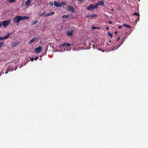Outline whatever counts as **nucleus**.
<instances>
[{"label":"nucleus","mask_w":148,"mask_h":148,"mask_svg":"<svg viewBox=\"0 0 148 148\" xmlns=\"http://www.w3.org/2000/svg\"><path fill=\"white\" fill-rule=\"evenodd\" d=\"M30 17L29 16H16L14 18L13 20L14 23H16V25H18L20 21L28 19Z\"/></svg>","instance_id":"nucleus-1"},{"label":"nucleus","mask_w":148,"mask_h":148,"mask_svg":"<svg viewBox=\"0 0 148 148\" xmlns=\"http://www.w3.org/2000/svg\"><path fill=\"white\" fill-rule=\"evenodd\" d=\"M40 36L39 35L38 37H34L29 42V44H31L34 42L36 41H38L40 38Z\"/></svg>","instance_id":"nucleus-2"},{"label":"nucleus","mask_w":148,"mask_h":148,"mask_svg":"<svg viewBox=\"0 0 148 148\" xmlns=\"http://www.w3.org/2000/svg\"><path fill=\"white\" fill-rule=\"evenodd\" d=\"M2 24L4 27H5L8 26L10 23V20H7L2 22Z\"/></svg>","instance_id":"nucleus-3"},{"label":"nucleus","mask_w":148,"mask_h":148,"mask_svg":"<svg viewBox=\"0 0 148 148\" xmlns=\"http://www.w3.org/2000/svg\"><path fill=\"white\" fill-rule=\"evenodd\" d=\"M97 8V7L95 6V5H91L89 6L86 8L87 10L88 11L90 10L91 9H94Z\"/></svg>","instance_id":"nucleus-4"},{"label":"nucleus","mask_w":148,"mask_h":148,"mask_svg":"<svg viewBox=\"0 0 148 148\" xmlns=\"http://www.w3.org/2000/svg\"><path fill=\"white\" fill-rule=\"evenodd\" d=\"M54 5L57 7H61L62 6L61 4L60 3H59L57 1H54Z\"/></svg>","instance_id":"nucleus-5"},{"label":"nucleus","mask_w":148,"mask_h":148,"mask_svg":"<svg viewBox=\"0 0 148 148\" xmlns=\"http://www.w3.org/2000/svg\"><path fill=\"white\" fill-rule=\"evenodd\" d=\"M73 29H69L67 32V35L68 36H71L73 34Z\"/></svg>","instance_id":"nucleus-6"},{"label":"nucleus","mask_w":148,"mask_h":148,"mask_svg":"<svg viewBox=\"0 0 148 148\" xmlns=\"http://www.w3.org/2000/svg\"><path fill=\"white\" fill-rule=\"evenodd\" d=\"M42 47L41 46H39L38 47L36 48L34 51L36 52L39 53L42 50Z\"/></svg>","instance_id":"nucleus-7"},{"label":"nucleus","mask_w":148,"mask_h":148,"mask_svg":"<svg viewBox=\"0 0 148 148\" xmlns=\"http://www.w3.org/2000/svg\"><path fill=\"white\" fill-rule=\"evenodd\" d=\"M68 8L69 10H70L71 12L74 13L75 12V10L74 8L72 6L69 5L68 6Z\"/></svg>","instance_id":"nucleus-8"},{"label":"nucleus","mask_w":148,"mask_h":148,"mask_svg":"<svg viewBox=\"0 0 148 148\" xmlns=\"http://www.w3.org/2000/svg\"><path fill=\"white\" fill-rule=\"evenodd\" d=\"M54 14V12H52L47 14H45V17L49 16H50L53 15Z\"/></svg>","instance_id":"nucleus-9"},{"label":"nucleus","mask_w":148,"mask_h":148,"mask_svg":"<svg viewBox=\"0 0 148 148\" xmlns=\"http://www.w3.org/2000/svg\"><path fill=\"white\" fill-rule=\"evenodd\" d=\"M71 45L69 43H64L63 44H62L60 45V46L63 47L64 46H67L68 47H69L71 46V45Z\"/></svg>","instance_id":"nucleus-10"},{"label":"nucleus","mask_w":148,"mask_h":148,"mask_svg":"<svg viewBox=\"0 0 148 148\" xmlns=\"http://www.w3.org/2000/svg\"><path fill=\"white\" fill-rule=\"evenodd\" d=\"M19 42H14L12 43V47H14L19 45Z\"/></svg>","instance_id":"nucleus-11"},{"label":"nucleus","mask_w":148,"mask_h":148,"mask_svg":"<svg viewBox=\"0 0 148 148\" xmlns=\"http://www.w3.org/2000/svg\"><path fill=\"white\" fill-rule=\"evenodd\" d=\"M31 3V0H27L25 2V5L26 6H29Z\"/></svg>","instance_id":"nucleus-12"},{"label":"nucleus","mask_w":148,"mask_h":148,"mask_svg":"<svg viewBox=\"0 0 148 148\" xmlns=\"http://www.w3.org/2000/svg\"><path fill=\"white\" fill-rule=\"evenodd\" d=\"M97 14L95 13H92V14L90 15V19H92V17H95L97 16Z\"/></svg>","instance_id":"nucleus-13"},{"label":"nucleus","mask_w":148,"mask_h":148,"mask_svg":"<svg viewBox=\"0 0 148 148\" xmlns=\"http://www.w3.org/2000/svg\"><path fill=\"white\" fill-rule=\"evenodd\" d=\"M98 3H99V5L104 6V2L103 1H99Z\"/></svg>","instance_id":"nucleus-14"},{"label":"nucleus","mask_w":148,"mask_h":148,"mask_svg":"<svg viewBox=\"0 0 148 148\" xmlns=\"http://www.w3.org/2000/svg\"><path fill=\"white\" fill-rule=\"evenodd\" d=\"M70 16V15L68 14V15H62V18H68Z\"/></svg>","instance_id":"nucleus-15"},{"label":"nucleus","mask_w":148,"mask_h":148,"mask_svg":"<svg viewBox=\"0 0 148 148\" xmlns=\"http://www.w3.org/2000/svg\"><path fill=\"white\" fill-rule=\"evenodd\" d=\"M123 26H125V27H126L127 28H131V26H130L127 24H123Z\"/></svg>","instance_id":"nucleus-16"},{"label":"nucleus","mask_w":148,"mask_h":148,"mask_svg":"<svg viewBox=\"0 0 148 148\" xmlns=\"http://www.w3.org/2000/svg\"><path fill=\"white\" fill-rule=\"evenodd\" d=\"M10 34H8L7 36H5L4 37H3V39H6L8 38L9 37Z\"/></svg>","instance_id":"nucleus-17"},{"label":"nucleus","mask_w":148,"mask_h":148,"mask_svg":"<svg viewBox=\"0 0 148 148\" xmlns=\"http://www.w3.org/2000/svg\"><path fill=\"white\" fill-rule=\"evenodd\" d=\"M123 43V42H121V44L119 45L116 48L114 47V48L112 49V50H115L117 49L121 45V44Z\"/></svg>","instance_id":"nucleus-18"},{"label":"nucleus","mask_w":148,"mask_h":148,"mask_svg":"<svg viewBox=\"0 0 148 148\" xmlns=\"http://www.w3.org/2000/svg\"><path fill=\"white\" fill-rule=\"evenodd\" d=\"M8 69L9 71H12L14 70L13 68L10 66H9L8 68Z\"/></svg>","instance_id":"nucleus-19"},{"label":"nucleus","mask_w":148,"mask_h":148,"mask_svg":"<svg viewBox=\"0 0 148 148\" xmlns=\"http://www.w3.org/2000/svg\"><path fill=\"white\" fill-rule=\"evenodd\" d=\"M38 22V21L37 20H36L35 21H32V25H34L36 24V23H37Z\"/></svg>","instance_id":"nucleus-20"},{"label":"nucleus","mask_w":148,"mask_h":148,"mask_svg":"<svg viewBox=\"0 0 148 148\" xmlns=\"http://www.w3.org/2000/svg\"><path fill=\"white\" fill-rule=\"evenodd\" d=\"M46 13V12L45 11L44 12H42V13L40 14L39 15V16H43V15H45Z\"/></svg>","instance_id":"nucleus-21"},{"label":"nucleus","mask_w":148,"mask_h":148,"mask_svg":"<svg viewBox=\"0 0 148 148\" xmlns=\"http://www.w3.org/2000/svg\"><path fill=\"white\" fill-rule=\"evenodd\" d=\"M3 44H4L3 42H0V49L3 46Z\"/></svg>","instance_id":"nucleus-22"},{"label":"nucleus","mask_w":148,"mask_h":148,"mask_svg":"<svg viewBox=\"0 0 148 148\" xmlns=\"http://www.w3.org/2000/svg\"><path fill=\"white\" fill-rule=\"evenodd\" d=\"M133 15H136L138 16H140V15L139 14H138L136 12H135L133 14Z\"/></svg>","instance_id":"nucleus-23"},{"label":"nucleus","mask_w":148,"mask_h":148,"mask_svg":"<svg viewBox=\"0 0 148 148\" xmlns=\"http://www.w3.org/2000/svg\"><path fill=\"white\" fill-rule=\"evenodd\" d=\"M108 34L109 36L111 37H112V34H111V33L109 32H108Z\"/></svg>","instance_id":"nucleus-24"},{"label":"nucleus","mask_w":148,"mask_h":148,"mask_svg":"<svg viewBox=\"0 0 148 148\" xmlns=\"http://www.w3.org/2000/svg\"><path fill=\"white\" fill-rule=\"evenodd\" d=\"M61 5L62 6V5H66V3L65 2H64L63 1H62V3H61Z\"/></svg>","instance_id":"nucleus-25"},{"label":"nucleus","mask_w":148,"mask_h":148,"mask_svg":"<svg viewBox=\"0 0 148 148\" xmlns=\"http://www.w3.org/2000/svg\"><path fill=\"white\" fill-rule=\"evenodd\" d=\"M49 4L51 6H52L53 5V3L52 2H50Z\"/></svg>","instance_id":"nucleus-26"},{"label":"nucleus","mask_w":148,"mask_h":148,"mask_svg":"<svg viewBox=\"0 0 148 148\" xmlns=\"http://www.w3.org/2000/svg\"><path fill=\"white\" fill-rule=\"evenodd\" d=\"M99 3L97 2L96 3L95 5V6H96V7H97V8H98L97 6L99 5Z\"/></svg>","instance_id":"nucleus-27"},{"label":"nucleus","mask_w":148,"mask_h":148,"mask_svg":"<svg viewBox=\"0 0 148 148\" xmlns=\"http://www.w3.org/2000/svg\"><path fill=\"white\" fill-rule=\"evenodd\" d=\"M16 0H9V1L10 2H15Z\"/></svg>","instance_id":"nucleus-28"},{"label":"nucleus","mask_w":148,"mask_h":148,"mask_svg":"<svg viewBox=\"0 0 148 148\" xmlns=\"http://www.w3.org/2000/svg\"><path fill=\"white\" fill-rule=\"evenodd\" d=\"M9 71L8 70V69L7 68L5 73V74H7Z\"/></svg>","instance_id":"nucleus-29"},{"label":"nucleus","mask_w":148,"mask_h":148,"mask_svg":"<svg viewBox=\"0 0 148 148\" xmlns=\"http://www.w3.org/2000/svg\"><path fill=\"white\" fill-rule=\"evenodd\" d=\"M34 60V58H31L29 60H31L32 62H33Z\"/></svg>","instance_id":"nucleus-30"},{"label":"nucleus","mask_w":148,"mask_h":148,"mask_svg":"<svg viewBox=\"0 0 148 148\" xmlns=\"http://www.w3.org/2000/svg\"><path fill=\"white\" fill-rule=\"evenodd\" d=\"M138 18L137 19V20H136V22L137 21H138L139 20V17H140V16H138Z\"/></svg>","instance_id":"nucleus-31"},{"label":"nucleus","mask_w":148,"mask_h":148,"mask_svg":"<svg viewBox=\"0 0 148 148\" xmlns=\"http://www.w3.org/2000/svg\"><path fill=\"white\" fill-rule=\"evenodd\" d=\"M38 57H36L35 58H34V60H36L38 59Z\"/></svg>","instance_id":"nucleus-32"},{"label":"nucleus","mask_w":148,"mask_h":148,"mask_svg":"<svg viewBox=\"0 0 148 148\" xmlns=\"http://www.w3.org/2000/svg\"><path fill=\"white\" fill-rule=\"evenodd\" d=\"M94 49H95L96 47L94 45H92Z\"/></svg>","instance_id":"nucleus-33"},{"label":"nucleus","mask_w":148,"mask_h":148,"mask_svg":"<svg viewBox=\"0 0 148 148\" xmlns=\"http://www.w3.org/2000/svg\"><path fill=\"white\" fill-rule=\"evenodd\" d=\"M97 27H96L95 26H94L92 27V29H97Z\"/></svg>","instance_id":"nucleus-34"},{"label":"nucleus","mask_w":148,"mask_h":148,"mask_svg":"<svg viewBox=\"0 0 148 148\" xmlns=\"http://www.w3.org/2000/svg\"><path fill=\"white\" fill-rule=\"evenodd\" d=\"M122 27V26L121 25L119 27V29H121Z\"/></svg>","instance_id":"nucleus-35"},{"label":"nucleus","mask_w":148,"mask_h":148,"mask_svg":"<svg viewBox=\"0 0 148 148\" xmlns=\"http://www.w3.org/2000/svg\"><path fill=\"white\" fill-rule=\"evenodd\" d=\"M89 17H90V15H86V18H87Z\"/></svg>","instance_id":"nucleus-36"},{"label":"nucleus","mask_w":148,"mask_h":148,"mask_svg":"<svg viewBox=\"0 0 148 148\" xmlns=\"http://www.w3.org/2000/svg\"><path fill=\"white\" fill-rule=\"evenodd\" d=\"M3 37H0V40H3Z\"/></svg>","instance_id":"nucleus-37"},{"label":"nucleus","mask_w":148,"mask_h":148,"mask_svg":"<svg viewBox=\"0 0 148 148\" xmlns=\"http://www.w3.org/2000/svg\"><path fill=\"white\" fill-rule=\"evenodd\" d=\"M2 24L1 22H0V27H2Z\"/></svg>","instance_id":"nucleus-38"},{"label":"nucleus","mask_w":148,"mask_h":148,"mask_svg":"<svg viewBox=\"0 0 148 148\" xmlns=\"http://www.w3.org/2000/svg\"><path fill=\"white\" fill-rule=\"evenodd\" d=\"M108 23L110 24H112V22L111 21H109Z\"/></svg>","instance_id":"nucleus-39"},{"label":"nucleus","mask_w":148,"mask_h":148,"mask_svg":"<svg viewBox=\"0 0 148 148\" xmlns=\"http://www.w3.org/2000/svg\"><path fill=\"white\" fill-rule=\"evenodd\" d=\"M23 64H21L20 65V67H19V68H20L21 67H22L23 66Z\"/></svg>","instance_id":"nucleus-40"},{"label":"nucleus","mask_w":148,"mask_h":148,"mask_svg":"<svg viewBox=\"0 0 148 148\" xmlns=\"http://www.w3.org/2000/svg\"><path fill=\"white\" fill-rule=\"evenodd\" d=\"M84 0H78V1H83Z\"/></svg>","instance_id":"nucleus-41"},{"label":"nucleus","mask_w":148,"mask_h":148,"mask_svg":"<svg viewBox=\"0 0 148 148\" xmlns=\"http://www.w3.org/2000/svg\"><path fill=\"white\" fill-rule=\"evenodd\" d=\"M106 29L107 30H108L109 29V28L108 27H106Z\"/></svg>","instance_id":"nucleus-42"},{"label":"nucleus","mask_w":148,"mask_h":148,"mask_svg":"<svg viewBox=\"0 0 148 148\" xmlns=\"http://www.w3.org/2000/svg\"><path fill=\"white\" fill-rule=\"evenodd\" d=\"M119 39H120V37H119L117 39V41H119Z\"/></svg>","instance_id":"nucleus-43"},{"label":"nucleus","mask_w":148,"mask_h":148,"mask_svg":"<svg viewBox=\"0 0 148 148\" xmlns=\"http://www.w3.org/2000/svg\"><path fill=\"white\" fill-rule=\"evenodd\" d=\"M114 33L115 34H116L117 33V31H115L114 32Z\"/></svg>","instance_id":"nucleus-44"},{"label":"nucleus","mask_w":148,"mask_h":148,"mask_svg":"<svg viewBox=\"0 0 148 148\" xmlns=\"http://www.w3.org/2000/svg\"><path fill=\"white\" fill-rule=\"evenodd\" d=\"M17 67H16V68H15V69H14V70H16L17 69Z\"/></svg>","instance_id":"nucleus-45"},{"label":"nucleus","mask_w":148,"mask_h":148,"mask_svg":"<svg viewBox=\"0 0 148 148\" xmlns=\"http://www.w3.org/2000/svg\"><path fill=\"white\" fill-rule=\"evenodd\" d=\"M100 27H97V29H100Z\"/></svg>","instance_id":"nucleus-46"},{"label":"nucleus","mask_w":148,"mask_h":148,"mask_svg":"<svg viewBox=\"0 0 148 148\" xmlns=\"http://www.w3.org/2000/svg\"><path fill=\"white\" fill-rule=\"evenodd\" d=\"M111 40H110V41H109V42L110 43H111Z\"/></svg>","instance_id":"nucleus-47"},{"label":"nucleus","mask_w":148,"mask_h":148,"mask_svg":"<svg viewBox=\"0 0 148 148\" xmlns=\"http://www.w3.org/2000/svg\"><path fill=\"white\" fill-rule=\"evenodd\" d=\"M41 59H42V58H40L39 59V60H41Z\"/></svg>","instance_id":"nucleus-48"},{"label":"nucleus","mask_w":148,"mask_h":148,"mask_svg":"<svg viewBox=\"0 0 148 148\" xmlns=\"http://www.w3.org/2000/svg\"><path fill=\"white\" fill-rule=\"evenodd\" d=\"M25 64H26V63H25V64H24V65H25Z\"/></svg>","instance_id":"nucleus-49"}]
</instances>
